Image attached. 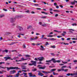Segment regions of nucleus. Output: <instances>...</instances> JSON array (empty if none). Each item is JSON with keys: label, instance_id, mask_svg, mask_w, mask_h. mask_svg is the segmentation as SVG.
<instances>
[{"label": "nucleus", "instance_id": "obj_46", "mask_svg": "<svg viewBox=\"0 0 77 77\" xmlns=\"http://www.w3.org/2000/svg\"><path fill=\"white\" fill-rule=\"evenodd\" d=\"M69 30L70 31H74V30L72 29H69Z\"/></svg>", "mask_w": 77, "mask_h": 77}, {"label": "nucleus", "instance_id": "obj_57", "mask_svg": "<svg viewBox=\"0 0 77 77\" xmlns=\"http://www.w3.org/2000/svg\"><path fill=\"white\" fill-rule=\"evenodd\" d=\"M59 65H60V66H63V65H64V64H60Z\"/></svg>", "mask_w": 77, "mask_h": 77}, {"label": "nucleus", "instance_id": "obj_33", "mask_svg": "<svg viewBox=\"0 0 77 77\" xmlns=\"http://www.w3.org/2000/svg\"><path fill=\"white\" fill-rule=\"evenodd\" d=\"M30 28H32V26H29L27 28V29H30Z\"/></svg>", "mask_w": 77, "mask_h": 77}, {"label": "nucleus", "instance_id": "obj_35", "mask_svg": "<svg viewBox=\"0 0 77 77\" xmlns=\"http://www.w3.org/2000/svg\"><path fill=\"white\" fill-rule=\"evenodd\" d=\"M26 57H30V55H28V54H26L25 55Z\"/></svg>", "mask_w": 77, "mask_h": 77}, {"label": "nucleus", "instance_id": "obj_55", "mask_svg": "<svg viewBox=\"0 0 77 77\" xmlns=\"http://www.w3.org/2000/svg\"><path fill=\"white\" fill-rule=\"evenodd\" d=\"M70 75L72 76V75H74V73L72 74V73L70 74Z\"/></svg>", "mask_w": 77, "mask_h": 77}, {"label": "nucleus", "instance_id": "obj_8", "mask_svg": "<svg viewBox=\"0 0 77 77\" xmlns=\"http://www.w3.org/2000/svg\"><path fill=\"white\" fill-rule=\"evenodd\" d=\"M41 48H40L41 50H42V51H44L45 50V48L44 47H43V46L42 45L41 46Z\"/></svg>", "mask_w": 77, "mask_h": 77}, {"label": "nucleus", "instance_id": "obj_21", "mask_svg": "<svg viewBox=\"0 0 77 77\" xmlns=\"http://www.w3.org/2000/svg\"><path fill=\"white\" fill-rule=\"evenodd\" d=\"M32 71H33V72H35V71H37V69L34 68L33 69H32Z\"/></svg>", "mask_w": 77, "mask_h": 77}, {"label": "nucleus", "instance_id": "obj_24", "mask_svg": "<svg viewBox=\"0 0 77 77\" xmlns=\"http://www.w3.org/2000/svg\"><path fill=\"white\" fill-rule=\"evenodd\" d=\"M42 72H43V73H51L50 72L44 71H42Z\"/></svg>", "mask_w": 77, "mask_h": 77}, {"label": "nucleus", "instance_id": "obj_22", "mask_svg": "<svg viewBox=\"0 0 77 77\" xmlns=\"http://www.w3.org/2000/svg\"><path fill=\"white\" fill-rule=\"evenodd\" d=\"M15 43H18V42H12L11 44H9V45H13V44H15Z\"/></svg>", "mask_w": 77, "mask_h": 77}, {"label": "nucleus", "instance_id": "obj_45", "mask_svg": "<svg viewBox=\"0 0 77 77\" xmlns=\"http://www.w3.org/2000/svg\"><path fill=\"white\" fill-rule=\"evenodd\" d=\"M66 75H67V76H69V75H70V73H67V74H66Z\"/></svg>", "mask_w": 77, "mask_h": 77}, {"label": "nucleus", "instance_id": "obj_54", "mask_svg": "<svg viewBox=\"0 0 77 77\" xmlns=\"http://www.w3.org/2000/svg\"><path fill=\"white\" fill-rule=\"evenodd\" d=\"M56 8L57 9H59V6L57 5L56 6Z\"/></svg>", "mask_w": 77, "mask_h": 77}, {"label": "nucleus", "instance_id": "obj_2", "mask_svg": "<svg viewBox=\"0 0 77 77\" xmlns=\"http://www.w3.org/2000/svg\"><path fill=\"white\" fill-rule=\"evenodd\" d=\"M44 58L43 57H38L37 59L36 58H35L34 60H36L37 61H38V60L39 61H42L43 60H44Z\"/></svg>", "mask_w": 77, "mask_h": 77}, {"label": "nucleus", "instance_id": "obj_32", "mask_svg": "<svg viewBox=\"0 0 77 77\" xmlns=\"http://www.w3.org/2000/svg\"><path fill=\"white\" fill-rule=\"evenodd\" d=\"M59 74L58 73H54V72H53V75H58Z\"/></svg>", "mask_w": 77, "mask_h": 77}, {"label": "nucleus", "instance_id": "obj_7", "mask_svg": "<svg viewBox=\"0 0 77 77\" xmlns=\"http://www.w3.org/2000/svg\"><path fill=\"white\" fill-rule=\"evenodd\" d=\"M15 21V18H11L10 19V22L11 23H14Z\"/></svg>", "mask_w": 77, "mask_h": 77}, {"label": "nucleus", "instance_id": "obj_43", "mask_svg": "<svg viewBox=\"0 0 77 77\" xmlns=\"http://www.w3.org/2000/svg\"><path fill=\"white\" fill-rule=\"evenodd\" d=\"M53 11H54V12H60V11H59L58 10H54Z\"/></svg>", "mask_w": 77, "mask_h": 77}, {"label": "nucleus", "instance_id": "obj_5", "mask_svg": "<svg viewBox=\"0 0 77 77\" xmlns=\"http://www.w3.org/2000/svg\"><path fill=\"white\" fill-rule=\"evenodd\" d=\"M17 27L18 29H19V30L20 31V32H21L22 30H23V28L21 26H17Z\"/></svg>", "mask_w": 77, "mask_h": 77}, {"label": "nucleus", "instance_id": "obj_41", "mask_svg": "<svg viewBox=\"0 0 77 77\" xmlns=\"http://www.w3.org/2000/svg\"><path fill=\"white\" fill-rule=\"evenodd\" d=\"M62 62L63 63H64V64H65V63H68L67 62H64L63 61H62Z\"/></svg>", "mask_w": 77, "mask_h": 77}, {"label": "nucleus", "instance_id": "obj_30", "mask_svg": "<svg viewBox=\"0 0 77 77\" xmlns=\"http://www.w3.org/2000/svg\"><path fill=\"white\" fill-rule=\"evenodd\" d=\"M19 57H15L13 58V59H14V60H15V59H18Z\"/></svg>", "mask_w": 77, "mask_h": 77}, {"label": "nucleus", "instance_id": "obj_37", "mask_svg": "<svg viewBox=\"0 0 77 77\" xmlns=\"http://www.w3.org/2000/svg\"><path fill=\"white\" fill-rule=\"evenodd\" d=\"M72 26H77V23H73L72 24Z\"/></svg>", "mask_w": 77, "mask_h": 77}, {"label": "nucleus", "instance_id": "obj_11", "mask_svg": "<svg viewBox=\"0 0 77 77\" xmlns=\"http://www.w3.org/2000/svg\"><path fill=\"white\" fill-rule=\"evenodd\" d=\"M46 67V66H44L43 67H39V69H45Z\"/></svg>", "mask_w": 77, "mask_h": 77}, {"label": "nucleus", "instance_id": "obj_42", "mask_svg": "<svg viewBox=\"0 0 77 77\" xmlns=\"http://www.w3.org/2000/svg\"><path fill=\"white\" fill-rule=\"evenodd\" d=\"M38 64H43L41 61L39 62L38 63Z\"/></svg>", "mask_w": 77, "mask_h": 77}, {"label": "nucleus", "instance_id": "obj_4", "mask_svg": "<svg viewBox=\"0 0 77 77\" xmlns=\"http://www.w3.org/2000/svg\"><path fill=\"white\" fill-rule=\"evenodd\" d=\"M7 69L8 71L10 69H20V68H18V67H10L9 68L7 67Z\"/></svg>", "mask_w": 77, "mask_h": 77}, {"label": "nucleus", "instance_id": "obj_62", "mask_svg": "<svg viewBox=\"0 0 77 77\" xmlns=\"http://www.w3.org/2000/svg\"><path fill=\"white\" fill-rule=\"evenodd\" d=\"M32 77H36V75H32Z\"/></svg>", "mask_w": 77, "mask_h": 77}, {"label": "nucleus", "instance_id": "obj_26", "mask_svg": "<svg viewBox=\"0 0 77 77\" xmlns=\"http://www.w3.org/2000/svg\"><path fill=\"white\" fill-rule=\"evenodd\" d=\"M48 37H49V38H52V37H53V35H48Z\"/></svg>", "mask_w": 77, "mask_h": 77}, {"label": "nucleus", "instance_id": "obj_6", "mask_svg": "<svg viewBox=\"0 0 77 77\" xmlns=\"http://www.w3.org/2000/svg\"><path fill=\"white\" fill-rule=\"evenodd\" d=\"M43 39H47V40H50L51 41H55L56 40V38H44Z\"/></svg>", "mask_w": 77, "mask_h": 77}, {"label": "nucleus", "instance_id": "obj_58", "mask_svg": "<svg viewBox=\"0 0 77 77\" xmlns=\"http://www.w3.org/2000/svg\"><path fill=\"white\" fill-rule=\"evenodd\" d=\"M25 12H27V13H29V10L26 11Z\"/></svg>", "mask_w": 77, "mask_h": 77}, {"label": "nucleus", "instance_id": "obj_1", "mask_svg": "<svg viewBox=\"0 0 77 77\" xmlns=\"http://www.w3.org/2000/svg\"><path fill=\"white\" fill-rule=\"evenodd\" d=\"M51 61H53V63H56V62H57V63H60V60H55V59H54V58H52L51 60H46V62L51 63Z\"/></svg>", "mask_w": 77, "mask_h": 77}, {"label": "nucleus", "instance_id": "obj_64", "mask_svg": "<svg viewBox=\"0 0 77 77\" xmlns=\"http://www.w3.org/2000/svg\"><path fill=\"white\" fill-rule=\"evenodd\" d=\"M44 35H42V39L44 38H43V37H44Z\"/></svg>", "mask_w": 77, "mask_h": 77}, {"label": "nucleus", "instance_id": "obj_16", "mask_svg": "<svg viewBox=\"0 0 77 77\" xmlns=\"http://www.w3.org/2000/svg\"><path fill=\"white\" fill-rule=\"evenodd\" d=\"M75 3H76V1L74 0L73 2H71V4L72 5H75Z\"/></svg>", "mask_w": 77, "mask_h": 77}, {"label": "nucleus", "instance_id": "obj_39", "mask_svg": "<svg viewBox=\"0 0 77 77\" xmlns=\"http://www.w3.org/2000/svg\"><path fill=\"white\" fill-rule=\"evenodd\" d=\"M23 48H26V45H23Z\"/></svg>", "mask_w": 77, "mask_h": 77}, {"label": "nucleus", "instance_id": "obj_34", "mask_svg": "<svg viewBox=\"0 0 77 77\" xmlns=\"http://www.w3.org/2000/svg\"><path fill=\"white\" fill-rule=\"evenodd\" d=\"M49 45V44H48V42H46L45 44V45L47 46V45Z\"/></svg>", "mask_w": 77, "mask_h": 77}, {"label": "nucleus", "instance_id": "obj_38", "mask_svg": "<svg viewBox=\"0 0 77 77\" xmlns=\"http://www.w3.org/2000/svg\"><path fill=\"white\" fill-rule=\"evenodd\" d=\"M12 71V72H12L13 74H14V73L16 72V71H15V70H14L13 71Z\"/></svg>", "mask_w": 77, "mask_h": 77}, {"label": "nucleus", "instance_id": "obj_23", "mask_svg": "<svg viewBox=\"0 0 77 77\" xmlns=\"http://www.w3.org/2000/svg\"><path fill=\"white\" fill-rule=\"evenodd\" d=\"M21 59V61H24V60H27V59H24L23 57H22Z\"/></svg>", "mask_w": 77, "mask_h": 77}, {"label": "nucleus", "instance_id": "obj_51", "mask_svg": "<svg viewBox=\"0 0 77 77\" xmlns=\"http://www.w3.org/2000/svg\"><path fill=\"white\" fill-rule=\"evenodd\" d=\"M63 44L64 45H69V43H63Z\"/></svg>", "mask_w": 77, "mask_h": 77}, {"label": "nucleus", "instance_id": "obj_56", "mask_svg": "<svg viewBox=\"0 0 77 77\" xmlns=\"http://www.w3.org/2000/svg\"><path fill=\"white\" fill-rule=\"evenodd\" d=\"M71 40V38H67V41H69V40Z\"/></svg>", "mask_w": 77, "mask_h": 77}, {"label": "nucleus", "instance_id": "obj_63", "mask_svg": "<svg viewBox=\"0 0 77 77\" xmlns=\"http://www.w3.org/2000/svg\"><path fill=\"white\" fill-rule=\"evenodd\" d=\"M73 62H77V60H74L73 61Z\"/></svg>", "mask_w": 77, "mask_h": 77}, {"label": "nucleus", "instance_id": "obj_18", "mask_svg": "<svg viewBox=\"0 0 77 77\" xmlns=\"http://www.w3.org/2000/svg\"><path fill=\"white\" fill-rule=\"evenodd\" d=\"M28 75H29V77H32L33 75L32 72L29 73Z\"/></svg>", "mask_w": 77, "mask_h": 77}, {"label": "nucleus", "instance_id": "obj_9", "mask_svg": "<svg viewBox=\"0 0 77 77\" xmlns=\"http://www.w3.org/2000/svg\"><path fill=\"white\" fill-rule=\"evenodd\" d=\"M23 17H24V16L23 15H20L17 17V18H23Z\"/></svg>", "mask_w": 77, "mask_h": 77}, {"label": "nucleus", "instance_id": "obj_15", "mask_svg": "<svg viewBox=\"0 0 77 77\" xmlns=\"http://www.w3.org/2000/svg\"><path fill=\"white\" fill-rule=\"evenodd\" d=\"M8 53V50L7 49H5L4 50L2 51V53Z\"/></svg>", "mask_w": 77, "mask_h": 77}, {"label": "nucleus", "instance_id": "obj_25", "mask_svg": "<svg viewBox=\"0 0 77 77\" xmlns=\"http://www.w3.org/2000/svg\"><path fill=\"white\" fill-rule=\"evenodd\" d=\"M2 63H1V62H0V65H2ZM1 68H3V69H5V67H2L1 66H0V69H1Z\"/></svg>", "mask_w": 77, "mask_h": 77}, {"label": "nucleus", "instance_id": "obj_17", "mask_svg": "<svg viewBox=\"0 0 77 77\" xmlns=\"http://www.w3.org/2000/svg\"><path fill=\"white\" fill-rule=\"evenodd\" d=\"M63 68H61V69H58L57 70V71L58 72H60V71H63Z\"/></svg>", "mask_w": 77, "mask_h": 77}, {"label": "nucleus", "instance_id": "obj_20", "mask_svg": "<svg viewBox=\"0 0 77 77\" xmlns=\"http://www.w3.org/2000/svg\"><path fill=\"white\" fill-rule=\"evenodd\" d=\"M31 41H32V40H36L37 39V37H35V38H30Z\"/></svg>", "mask_w": 77, "mask_h": 77}, {"label": "nucleus", "instance_id": "obj_13", "mask_svg": "<svg viewBox=\"0 0 77 77\" xmlns=\"http://www.w3.org/2000/svg\"><path fill=\"white\" fill-rule=\"evenodd\" d=\"M38 72H39L38 73V75H40L41 76H43L44 75V74H42V73L39 72H40V71H38Z\"/></svg>", "mask_w": 77, "mask_h": 77}, {"label": "nucleus", "instance_id": "obj_31", "mask_svg": "<svg viewBox=\"0 0 77 77\" xmlns=\"http://www.w3.org/2000/svg\"><path fill=\"white\" fill-rule=\"evenodd\" d=\"M42 26H43V27H46L47 24H44L42 25Z\"/></svg>", "mask_w": 77, "mask_h": 77}, {"label": "nucleus", "instance_id": "obj_52", "mask_svg": "<svg viewBox=\"0 0 77 77\" xmlns=\"http://www.w3.org/2000/svg\"><path fill=\"white\" fill-rule=\"evenodd\" d=\"M60 37H62V36L58 35L57 36V38H60Z\"/></svg>", "mask_w": 77, "mask_h": 77}, {"label": "nucleus", "instance_id": "obj_27", "mask_svg": "<svg viewBox=\"0 0 77 77\" xmlns=\"http://www.w3.org/2000/svg\"><path fill=\"white\" fill-rule=\"evenodd\" d=\"M56 69H51V71H50V72H53V71H55L56 70Z\"/></svg>", "mask_w": 77, "mask_h": 77}, {"label": "nucleus", "instance_id": "obj_47", "mask_svg": "<svg viewBox=\"0 0 77 77\" xmlns=\"http://www.w3.org/2000/svg\"><path fill=\"white\" fill-rule=\"evenodd\" d=\"M5 17V15H1L0 16V18H2V17Z\"/></svg>", "mask_w": 77, "mask_h": 77}, {"label": "nucleus", "instance_id": "obj_10", "mask_svg": "<svg viewBox=\"0 0 77 77\" xmlns=\"http://www.w3.org/2000/svg\"><path fill=\"white\" fill-rule=\"evenodd\" d=\"M11 57H4V58L5 59V61L7 60H8V59H11Z\"/></svg>", "mask_w": 77, "mask_h": 77}, {"label": "nucleus", "instance_id": "obj_19", "mask_svg": "<svg viewBox=\"0 0 77 77\" xmlns=\"http://www.w3.org/2000/svg\"><path fill=\"white\" fill-rule=\"evenodd\" d=\"M35 63H32V64L31 63H30L29 64V66H32V65H34V66H35Z\"/></svg>", "mask_w": 77, "mask_h": 77}, {"label": "nucleus", "instance_id": "obj_59", "mask_svg": "<svg viewBox=\"0 0 77 77\" xmlns=\"http://www.w3.org/2000/svg\"><path fill=\"white\" fill-rule=\"evenodd\" d=\"M38 24H39L40 25H42V22H39Z\"/></svg>", "mask_w": 77, "mask_h": 77}, {"label": "nucleus", "instance_id": "obj_48", "mask_svg": "<svg viewBox=\"0 0 77 77\" xmlns=\"http://www.w3.org/2000/svg\"><path fill=\"white\" fill-rule=\"evenodd\" d=\"M26 59H27L26 60H30V58L29 57H27Z\"/></svg>", "mask_w": 77, "mask_h": 77}, {"label": "nucleus", "instance_id": "obj_28", "mask_svg": "<svg viewBox=\"0 0 77 77\" xmlns=\"http://www.w3.org/2000/svg\"><path fill=\"white\" fill-rule=\"evenodd\" d=\"M51 48H56V46H55V45H53V46H51Z\"/></svg>", "mask_w": 77, "mask_h": 77}, {"label": "nucleus", "instance_id": "obj_12", "mask_svg": "<svg viewBox=\"0 0 77 77\" xmlns=\"http://www.w3.org/2000/svg\"><path fill=\"white\" fill-rule=\"evenodd\" d=\"M31 63H35V66H36V61H34L33 60H31Z\"/></svg>", "mask_w": 77, "mask_h": 77}, {"label": "nucleus", "instance_id": "obj_44", "mask_svg": "<svg viewBox=\"0 0 77 77\" xmlns=\"http://www.w3.org/2000/svg\"><path fill=\"white\" fill-rule=\"evenodd\" d=\"M3 11H8V10H7V9H5V8H4L3 9Z\"/></svg>", "mask_w": 77, "mask_h": 77}, {"label": "nucleus", "instance_id": "obj_49", "mask_svg": "<svg viewBox=\"0 0 77 77\" xmlns=\"http://www.w3.org/2000/svg\"><path fill=\"white\" fill-rule=\"evenodd\" d=\"M58 14H56L55 15V17H58Z\"/></svg>", "mask_w": 77, "mask_h": 77}, {"label": "nucleus", "instance_id": "obj_14", "mask_svg": "<svg viewBox=\"0 0 77 77\" xmlns=\"http://www.w3.org/2000/svg\"><path fill=\"white\" fill-rule=\"evenodd\" d=\"M22 68L23 69H26V66H22Z\"/></svg>", "mask_w": 77, "mask_h": 77}, {"label": "nucleus", "instance_id": "obj_40", "mask_svg": "<svg viewBox=\"0 0 77 77\" xmlns=\"http://www.w3.org/2000/svg\"><path fill=\"white\" fill-rule=\"evenodd\" d=\"M23 74H24V75H23V76H25V75H27V73L23 72Z\"/></svg>", "mask_w": 77, "mask_h": 77}, {"label": "nucleus", "instance_id": "obj_60", "mask_svg": "<svg viewBox=\"0 0 77 77\" xmlns=\"http://www.w3.org/2000/svg\"><path fill=\"white\" fill-rule=\"evenodd\" d=\"M7 35H9V34H11V33L10 32H7L6 33Z\"/></svg>", "mask_w": 77, "mask_h": 77}, {"label": "nucleus", "instance_id": "obj_53", "mask_svg": "<svg viewBox=\"0 0 77 77\" xmlns=\"http://www.w3.org/2000/svg\"><path fill=\"white\" fill-rule=\"evenodd\" d=\"M12 72H12V71H10V74H13Z\"/></svg>", "mask_w": 77, "mask_h": 77}, {"label": "nucleus", "instance_id": "obj_29", "mask_svg": "<svg viewBox=\"0 0 77 77\" xmlns=\"http://www.w3.org/2000/svg\"><path fill=\"white\" fill-rule=\"evenodd\" d=\"M47 18V16H42V17H41V18L42 19H45V18Z\"/></svg>", "mask_w": 77, "mask_h": 77}, {"label": "nucleus", "instance_id": "obj_3", "mask_svg": "<svg viewBox=\"0 0 77 77\" xmlns=\"http://www.w3.org/2000/svg\"><path fill=\"white\" fill-rule=\"evenodd\" d=\"M7 69L8 71L10 69H20V68H18V67H10L9 68L7 67Z\"/></svg>", "mask_w": 77, "mask_h": 77}, {"label": "nucleus", "instance_id": "obj_36", "mask_svg": "<svg viewBox=\"0 0 77 77\" xmlns=\"http://www.w3.org/2000/svg\"><path fill=\"white\" fill-rule=\"evenodd\" d=\"M64 71H64V72H67L68 71V69H63Z\"/></svg>", "mask_w": 77, "mask_h": 77}, {"label": "nucleus", "instance_id": "obj_61", "mask_svg": "<svg viewBox=\"0 0 77 77\" xmlns=\"http://www.w3.org/2000/svg\"><path fill=\"white\" fill-rule=\"evenodd\" d=\"M54 5L55 6H57V4L56 3H55L54 4Z\"/></svg>", "mask_w": 77, "mask_h": 77}, {"label": "nucleus", "instance_id": "obj_50", "mask_svg": "<svg viewBox=\"0 0 77 77\" xmlns=\"http://www.w3.org/2000/svg\"><path fill=\"white\" fill-rule=\"evenodd\" d=\"M66 66H63L61 67V68H66Z\"/></svg>", "mask_w": 77, "mask_h": 77}]
</instances>
